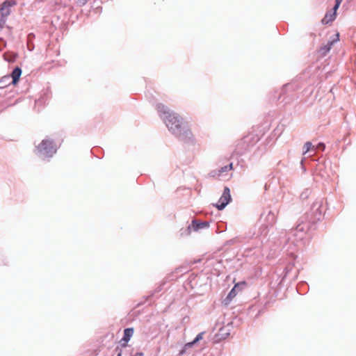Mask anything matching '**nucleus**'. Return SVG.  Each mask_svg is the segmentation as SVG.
<instances>
[{"label":"nucleus","mask_w":356,"mask_h":356,"mask_svg":"<svg viewBox=\"0 0 356 356\" xmlns=\"http://www.w3.org/2000/svg\"><path fill=\"white\" fill-rule=\"evenodd\" d=\"M10 3L9 1H6L0 5V27H3L6 22L7 17L10 13Z\"/></svg>","instance_id":"3"},{"label":"nucleus","mask_w":356,"mask_h":356,"mask_svg":"<svg viewBox=\"0 0 356 356\" xmlns=\"http://www.w3.org/2000/svg\"><path fill=\"white\" fill-rule=\"evenodd\" d=\"M336 39L335 40H333L330 42H328L327 44L326 45H325L324 47H321V49H320V51L322 52V54L324 56L330 50V49L332 48V46L333 45V44L336 42H337L338 40H339V33H337L336 34Z\"/></svg>","instance_id":"7"},{"label":"nucleus","mask_w":356,"mask_h":356,"mask_svg":"<svg viewBox=\"0 0 356 356\" xmlns=\"http://www.w3.org/2000/svg\"><path fill=\"white\" fill-rule=\"evenodd\" d=\"M37 152L40 155L51 157L56 152V147L54 142L49 139H44L36 147Z\"/></svg>","instance_id":"2"},{"label":"nucleus","mask_w":356,"mask_h":356,"mask_svg":"<svg viewBox=\"0 0 356 356\" xmlns=\"http://www.w3.org/2000/svg\"><path fill=\"white\" fill-rule=\"evenodd\" d=\"M157 110L162 115L164 122L172 134L178 136L183 140L186 138H190L192 136L191 131L188 129L187 122L179 114L163 104L159 105Z\"/></svg>","instance_id":"1"},{"label":"nucleus","mask_w":356,"mask_h":356,"mask_svg":"<svg viewBox=\"0 0 356 356\" xmlns=\"http://www.w3.org/2000/svg\"><path fill=\"white\" fill-rule=\"evenodd\" d=\"M343 0H336L333 10H337Z\"/></svg>","instance_id":"15"},{"label":"nucleus","mask_w":356,"mask_h":356,"mask_svg":"<svg viewBox=\"0 0 356 356\" xmlns=\"http://www.w3.org/2000/svg\"><path fill=\"white\" fill-rule=\"evenodd\" d=\"M88 1V0H78V3H79L80 6H83V5H85Z\"/></svg>","instance_id":"16"},{"label":"nucleus","mask_w":356,"mask_h":356,"mask_svg":"<svg viewBox=\"0 0 356 356\" xmlns=\"http://www.w3.org/2000/svg\"><path fill=\"white\" fill-rule=\"evenodd\" d=\"M208 227H209V222H202L198 223L197 221L193 220L191 225H189L188 229L190 230L192 228L194 231H197L200 229Z\"/></svg>","instance_id":"9"},{"label":"nucleus","mask_w":356,"mask_h":356,"mask_svg":"<svg viewBox=\"0 0 356 356\" xmlns=\"http://www.w3.org/2000/svg\"><path fill=\"white\" fill-rule=\"evenodd\" d=\"M231 200V195H230V190L228 187L225 186L224 188L223 193L220 198L219 199L218 203L216 204V207L219 209L222 210L223 209L227 204L230 202Z\"/></svg>","instance_id":"4"},{"label":"nucleus","mask_w":356,"mask_h":356,"mask_svg":"<svg viewBox=\"0 0 356 356\" xmlns=\"http://www.w3.org/2000/svg\"><path fill=\"white\" fill-rule=\"evenodd\" d=\"M245 282H241L240 283H237L234 285V288L230 291L229 293L227 298L231 300L232 298H234L236 296V289L238 288L240 285H245Z\"/></svg>","instance_id":"10"},{"label":"nucleus","mask_w":356,"mask_h":356,"mask_svg":"<svg viewBox=\"0 0 356 356\" xmlns=\"http://www.w3.org/2000/svg\"><path fill=\"white\" fill-rule=\"evenodd\" d=\"M134 332V330L132 327L126 328L124 330V336L122 339V341H124V343L122 344L123 347L127 346V343L130 340L131 337L133 336Z\"/></svg>","instance_id":"5"},{"label":"nucleus","mask_w":356,"mask_h":356,"mask_svg":"<svg viewBox=\"0 0 356 356\" xmlns=\"http://www.w3.org/2000/svg\"><path fill=\"white\" fill-rule=\"evenodd\" d=\"M186 349L187 348H185V346H184V348L180 351L179 355H183L185 353Z\"/></svg>","instance_id":"17"},{"label":"nucleus","mask_w":356,"mask_h":356,"mask_svg":"<svg viewBox=\"0 0 356 356\" xmlns=\"http://www.w3.org/2000/svg\"><path fill=\"white\" fill-rule=\"evenodd\" d=\"M232 169H233V165H232V163H230L228 165L221 168V169L218 170V172H214L213 176L220 177V176H221L222 172H227V170H232Z\"/></svg>","instance_id":"13"},{"label":"nucleus","mask_w":356,"mask_h":356,"mask_svg":"<svg viewBox=\"0 0 356 356\" xmlns=\"http://www.w3.org/2000/svg\"><path fill=\"white\" fill-rule=\"evenodd\" d=\"M304 152H303V154H307L310 149H314V147L312 145V143L311 142H307L305 145H304Z\"/></svg>","instance_id":"14"},{"label":"nucleus","mask_w":356,"mask_h":356,"mask_svg":"<svg viewBox=\"0 0 356 356\" xmlns=\"http://www.w3.org/2000/svg\"><path fill=\"white\" fill-rule=\"evenodd\" d=\"M203 334L204 333L201 332L196 336L195 339L193 341L186 343L185 344V348H191L194 344L197 343L199 341L202 340L203 338Z\"/></svg>","instance_id":"12"},{"label":"nucleus","mask_w":356,"mask_h":356,"mask_svg":"<svg viewBox=\"0 0 356 356\" xmlns=\"http://www.w3.org/2000/svg\"><path fill=\"white\" fill-rule=\"evenodd\" d=\"M337 17V10H333L332 13L327 12L324 17L322 19L321 22L323 24H327L330 22H333Z\"/></svg>","instance_id":"6"},{"label":"nucleus","mask_w":356,"mask_h":356,"mask_svg":"<svg viewBox=\"0 0 356 356\" xmlns=\"http://www.w3.org/2000/svg\"><path fill=\"white\" fill-rule=\"evenodd\" d=\"M118 356H122V353H119Z\"/></svg>","instance_id":"19"},{"label":"nucleus","mask_w":356,"mask_h":356,"mask_svg":"<svg viewBox=\"0 0 356 356\" xmlns=\"http://www.w3.org/2000/svg\"><path fill=\"white\" fill-rule=\"evenodd\" d=\"M11 83L10 75L3 76L0 79V88H4L8 86Z\"/></svg>","instance_id":"11"},{"label":"nucleus","mask_w":356,"mask_h":356,"mask_svg":"<svg viewBox=\"0 0 356 356\" xmlns=\"http://www.w3.org/2000/svg\"><path fill=\"white\" fill-rule=\"evenodd\" d=\"M318 147H322L323 149H324L325 145L323 143H320L318 144Z\"/></svg>","instance_id":"18"},{"label":"nucleus","mask_w":356,"mask_h":356,"mask_svg":"<svg viewBox=\"0 0 356 356\" xmlns=\"http://www.w3.org/2000/svg\"><path fill=\"white\" fill-rule=\"evenodd\" d=\"M21 74L22 70L19 67H17L13 70L11 75L10 76V78H12L13 84L16 85L18 83Z\"/></svg>","instance_id":"8"}]
</instances>
